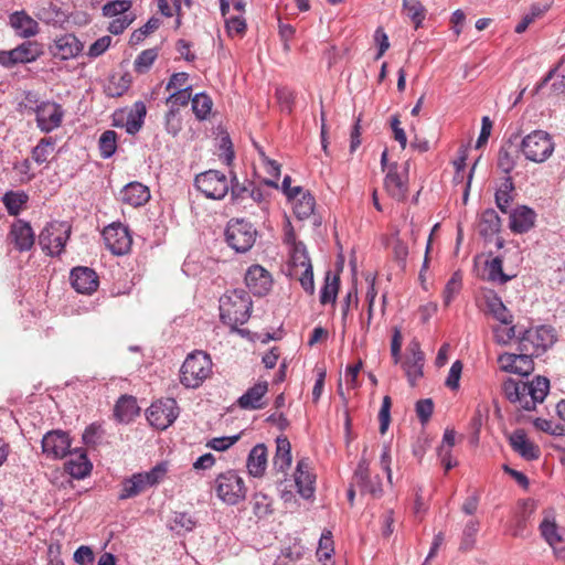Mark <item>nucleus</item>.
Masks as SVG:
<instances>
[{
  "instance_id": "obj_1",
  "label": "nucleus",
  "mask_w": 565,
  "mask_h": 565,
  "mask_svg": "<svg viewBox=\"0 0 565 565\" xmlns=\"http://www.w3.org/2000/svg\"><path fill=\"white\" fill-rule=\"evenodd\" d=\"M505 398L518 404L525 411H533L537 403H542L548 391L550 381L544 376H535L531 382L507 379L502 384Z\"/></svg>"
},
{
  "instance_id": "obj_2",
  "label": "nucleus",
  "mask_w": 565,
  "mask_h": 565,
  "mask_svg": "<svg viewBox=\"0 0 565 565\" xmlns=\"http://www.w3.org/2000/svg\"><path fill=\"white\" fill-rule=\"evenodd\" d=\"M253 302L244 289L227 291L220 299V318L224 324L238 331L237 326L246 323L252 313Z\"/></svg>"
},
{
  "instance_id": "obj_3",
  "label": "nucleus",
  "mask_w": 565,
  "mask_h": 565,
  "mask_svg": "<svg viewBox=\"0 0 565 565\" xmlns=\"http://www.w3.org/2000/svg\"><path fill=\"white\" fill-rule=\"evenodd\" d=\"M167 472V463L160 462L149 471L134 473L131 477L122 480L118 499L127 500L141 494L148 488H151L162 481Z\"/></svg>"
},
{
  "instance_id": "obj_4",
  "label": "nucleus",
  "mask_w": 565,
  "mask_h": 565,
  "mask_svg": "<svg viewBox=\"0 0 565 565\" xmlns=\"http://www.w3.org/2000/svg\"><path fill=\"white\" fill-rule=\"evenodd\" d=\"M212 373L209 354L196 351L186 356L180 370V382L189 388L199 387Z\"/></svg>"
},
{
  "instance_id": "obj_5",
  "label": "nucleus",
  "mask_w": 565,
  "mask_h": 565,
  "mask_svg": "<svg viewBox=\"0 0 565 565\" xmlns=\"http://www.w3.org/2000/svg\"><path fill=\"white\" fill-rule=\"evenodd\" d=\"M215 492L224 503L236 505L246 498L247 488L235 470H228L216 477Z\"/></svg>"
},
{
  "instance_id": "obj_6",
  "label": "nucleus",
  "mask_w": 565,
  "mask_h": 565,
  "mask_svg": "<svg viewBox=\"0 0 565 565\" xmlns=\"http://www.w3.org/2000/svg\"><path fill=\"white\" fill-rule=\"evenodd\" d=\"M257 231L243 218L231 220L225 230V241L236 253H246L255 244Z\"/></svg>"
},
{
  "instance_id": "obj_7",
  "label": "nucleus",
  "mask_w": 565,
  "mask_h": 565,
  "mask_svg": "<svg viewBox=\"0 0 565 565\" xmlns=\"http://www.w3.org/2000/svg\"><path fill=\"white\" fill-rule=\"evenodd\" d=\"M71 235V226L66 222H51L39 235V244L49 256H58L63 252Z\"/></svg>"
},
{
  "instance_id": "obj_8",
  "label": "nucleus",
  "mask_w": 565,
  "mask_h": 565,
  "mask_svg": "<svg viewBox=\"0 0 565 565\" xmlns=\"http://www.w3.org/2000/svg\"><path fill=\"white\" fill-rule=\"evenodd\" d=\"M521 151L527 160L541 163L552 156L554 142L546 131L534 130L522 139Z\"/></svg>"
},
{
  "instance_id": "obj_9",
  "label": "nucleus",
  "mask_w": 565,
  "mask_h": 565,
  "mask_svg": "<svg viewBox=\"0 0 565 565\" xmlns=\"http://www.w3.org/2000/svg\"><path fill=\"white\" fill-rule=\"evenodd\" d=\"M519 351H529L534 355L545 351L555 342L554 329L548 326H539L535 328L520 331Z\"/></svg>"
},
{
  "instance_id": "obj_10",
  "label": "nucleus",
  "mask_w": 565,
  "mask_h": 565,
  "mask_svg": "<svg viewBox=\"0 0 565 565\" xmlns=\"http://www.w3.org/2000/svg\"><path fill=\"white\" fill-rule=\"evenodd\" d=\"M408 168V162H392L387 166V172L384 178V189L387 194L396 201H404L407 198Z\"/></svg>"
},
{
  "instance_id": "obj_11",
  "label": "nucleus",
  "mask_w": 565,
  "mask_h": 565,
  "mask_svg": "<svg viewBox=\"0 0 565 565\" xmlns=\"http://www.w3.org/2000/svg\"><path fill=\"white\" fill-rule=\"evenodd\" d=\"M195 188L207 199L222 200L230 191L227 177L217 170H209L194 179Z\"/></svg>"
},
{
  "instance_id": "obj_12",
  "label": "nucleus",
  "mask_w": 565,
  "mask_h": 565,
  "mask_svg": "<svg viewBox=\"0 0 565 565\" xmlns=\"http://www.w3.org/2000/svg\"><path fill=\"white\" fill-rule=\"evenodd\" d=\"M42 54V47L38 42L25 41L10 51H0V65L10 68L17 64L32 63Z\"/></svg>"
},
{
  "instance_id": "obj_13",
  "label": "nucleus",
  "mask_w": 565,
  "mask_h": 565,
  "mask_svg": "<svg viewBox=\"0 0 565 565\" xmlns=\"http://www.w3.org/2000/svg\"><path fill=\"white\" fill-rule=\"evenodd\" d=\"M178 405L175 399H160L150 405L147 411L149 424L157 429L164 430L174 423L178 417Z\"/></svg>"
},
{
  "instance_id": "obj_14",
  "label": "nucleus",
  "mask_w": 565,
  "mask_h": 565,
  "mask_svg": "<svg viewBox=\"0 0 565 565\" xmlns=\"http://www.w3.org/2000/svg\"><path fill=\"white\" fill-rule=\"evenodd\" d=\"M34 113L36 126L44 134H49L62 125L64 110L60 104L42 102L34 108Z\"/></svg>"
},
{
  "instance_id": "obj_15",
  "label": "nucleus",
  "mask_w": 565,
  "mask_h": 565,
  "mask_svg": "<svg viewBox=\"0 0 565 565\" xmlns=\"http://www.w3.org/2000/svg\"><path fill=\"white\" fill-rule=\"evenodd\" d=\"M103 238L107 249L114 255H125L130 250L132 238L126 226L113 223L103 231Z\"/></svg>"
},
{
  "instance_id": "obj_16",
  "label": "nucleus",
  "mask_w": 565,
  "mask_h": 565,
  "mask_svg": "<svg viewBox=\"0 0 565 565\" xmlns=\"http://www.w3.org/2000/svg\"><path fill=\"white\" fill-rule=\"evenodd\" d=\"M529 351H519V353H503L498 361L504 372L527 376L534 370L533 356Z\"/></svg>"
},
{
  "instance_id": "obj_17",
  "label": "nucleus",
  "mask_w": 565,
  "mask_h": 565,
  "mask_svg": "<svg viewBox=\"0 0 565 565\" xmlns=\"http://www.w3.org/2000/svg\"><path fill=\"white\" fill-rule=\"evenodd\" d=\"M71 438L66 431H47L42 438V451L51 459L64 458L71 451Z\"/></svg>"
},
{
  "instance_id": "obj_18",
  "label": "nucleus",
  "mask_w": 565,
  "mask_h": 565,
  "mask_svg": "<svg viewBox=\"0 0 565 565\" xmlns=\"http://www.w3.org/2000/svg\"><path fill=\"white\" fill-rule=\"evenodd\" d=\"M244 279L246 287L257 297L266 296L273 286L270 273L260 265H252Z\"/></svg>"
},
{
  "instance_id": "obj_19",
  "label": "nucleus",
  "mask_w": 565,
  "mask_h": 565,
  "mask_svg": "<svg viewBox=\"0 0 565 565\" xmlns=\"http://www.w3.org/2000/svg\"><path fill=\"white\" fill-rule=\"evenodd\" d=\"M146 115L147 107L145 103L136 102L127 114L124 111L115 114L114 125L125 127L129 135H135L142 128Z\"/></svg>"
},
{
  "instance_id": "obj_20",
  "label": "nucleus",
  "mask_w": 565,
  "mask_h": 565,
  "mask_svg": "<svg viewBox=\"0 0 565 565\" xmlns=\"http://www.w3.org/2000/svg\"><path fill=\"white\" fill-rule=\"evenodd\" d=\"M369 467V461L362 457L354 471L352 481L354 484H356L362 493H370L374 497H377L382 493V483L377 476L371 478Z\"/></svg>"
},
{
  "instance_id": "obj_21",
  "label": "nucleus",
  "mask_w": 565,
  "mask_h": 565,
  "mask_svg": "<svg viewBox=\"0 0 565 565\" xmlns=\"http://www.w3.org/2000/svg\"><path fill=\"white\" fill-rule=\"evenodd\" d=\"M8 241L19 252L30 250L35 242V234L29 222L17 220L11 224Z\"/></svg>"
},
{
  "instance_id": "obj_22",
  "label": "nucleus",
  "mask_w": 565,
  "mask_h": 565,
  "mask_svg": "<svg viewBox=\"0 0 565 565\" xmlns=\"http://www.w3.org/2000/svg\"><path fill=\"white\" fill-rule=\"evenodd\" d=\"M72 287L79 294L92 295L98 289L99 279L94 269L89 267H75L71 270Z\"/></svg>"
},
{
  "instance_id": "obj_23",
  "label": "nucleus",
  "mask_w": 565,
  "mask_h": 565,
  "mask_svg": "<svg viewBox=\"0 0 565 565\" xmlns=\"http://www.w3.org/2000/svg\"><path fill=\"white\" fill-rule=\"evenodd\" d=\"M50 51L54 57L66 61L76 57L83 51V44L74 34L66 33L54 40Z\"/></svg>"
},
{
  "instance_id": "obj_24",
  "label": "nucleus",
  "mask_w": 565,
  "mask_h": 565,
  "mask_svg": "<svg viewBox=\"0 0 565 565\" xmlns=\"http://www.w3.org/2000/svg\"><path fill=\"white\" fill-rule=\"evenodd\" d=\"M511 448L527 461L536 460L541 456L537 445L531 441L523 429L514 430L509 437Z\"/></svg>"
},
{
  "instance_id": "obj_25",
  "label": "nucleus",
  "mask_w": 565,
  "mask_h": 565,
  "mask_svg": "<svg viewBox=\"0 0 565 565\" xmlns=\"http://www.w3.org/2000/svg\"><path fill=\"white\" fill-rule=\"evenodd\" d=\"M295 482L302 498L310 499L313 495L315 476L310 472L308 459L302 458L297 462Z\"/></svg>"
},
{
  "instance_id": "obj_26",
  "label": "nucleus",
  "mask_w": 565,
  "mask_h": 565,
  "mask_svg": "<svg viewBox=\"0 0 565 565\" xmlns=\"http://www.w3.org/2000/svg\"><path fill=\"white\" fill-rule=\"evenodd\" d=\"M71 458L65 462V471L75 479H84L87 477L93 465L88 460L87 455L82 449H75L74 452L70 451Z\"/></svg>"
},
{
  "instance_id": "obj_27",
  "label": "nucleus",
  "mask_w": 565,
  "mask_h": 565,
  "mask_svg": "<svg viewBox=\"0 0 565 565\" xmlns=\"http://www.w3.org/2000/svg\"><path fill=\"white\" fill-rule=\"evenodd\" d=\"M9 23L20 38L29 39L39 33V23L25 11H15L10 14Z\"/></svg>"
},
{
  "instance_id": "obj_28",
  "label": "nucleus",
  "mask_w": 565,
  "mask_h": 565,
  "mask_svg": "<svg viewBox=\"0 0 565 565\" xmlns=\"http://www.w3.org/2000/svg\"><path fill=\"white\" fill-rule=\"evenodd\" d=\"M267 392L268 383L258 382L237 399V405L242 409H262L265 406L263 398Z\"/></svg>"
},
{
  "instance_id": "obj_29",
  "label": "nucleus",
  "mask_w": 565,
  "mask_h": 565,
  "mask_svg": "<svg viewBox=\"0 0 565 565\" xmlns=\"http://www.w3.org/2000/svg\"><path fill=\"white\" fill-rule=\"evenodd\" d=\"M535 212L525 206H519L510 214V228L513 233L523 234L529 232L535 223Z\"/></svg>"
},
{
  "instance_id": "obj_30",
  "label": "nucleus",
  "mask_w": 565,
  "mask_h": 565,
  "mask_svg": "<svg viewBox=\"0 0 565 565\" xmlns=\"http://www.w3.org/2000/svg\"><path fill=\"white\" fill-rule=\"evenodd\" d=\"M121 195L125 203L137 207L149 201L150 191L140 182H131L122 189Z\"/></svg>"
},
{
  "instance_id": "obj_31",
  "label": "nucleus",
  "mask_w": 565,
  "mask_h": 565,
  "mask_svg": "<svg viewBox=\"0 0 565 565\" xmlns=\"http://www.w3.org/2000/svg\"><path fill=\"white\" fill-rule=\"evenodd\" d=\"M267 467V448L264 444H257L249 451L247 469L253 477H262Z\"/></svg>"
},
{
  "instance_id": "obj_32",
  "label": "nucleus",
  "mask_w": 565,
  "mask_h": 565,
  "mask_svg": "<svg viewBox=\"0 0 565 565\" xmlns=\"http://www.w3.org/2000/svg\"><path fill=\"white\" fill-rule=\"evenodd\" d=\"M273 465L275 470L281 472L291 465V445L285 436L277 437L276 439V454Z\"/></svg>"
},
{
  "instance_id": "obj_33",
  "label": "nucleus",
  "mask_w": 565,
  "mask_h": 565,
  "mask_svg": "<svg viewBox=\"0 0 565 565\" xmlns=\"http://www.w3.org/2000/svg\"><path fill=\"white\" fill-rule=\"evenodd\" d=\"M115 416L121 423L130 422L139 413L137 401L132 396H121L115 405Z\"/></svg>"
},
{
  "instance_id": "obj_34",
  "label": "nucleus",
  "mask_w": 565,
  "mask_h": 565,
  "mask_svg": "<svg viewBox=\"0 0 565 565\" xmlns=\"http://www.w3.org/2000/svg\"><path fill=\"white\" fill-rule=\"evenodd\" d=\"M518 157V149L514 148L512 142L510 141L508 145H503L500 148L498 153L497 166L508 177L510 172L514 169Z\"/></svg>"
},
{
  "instance_id": "obj_35",
  "label": "nucleus",
  "mask_w": 565,
  "mask_h": 565,
  "mask_svg": "<svg viewBox=\"0 0 565 565\" xmlns=\"http://www.w3.org/2000/svg\"><path fill=\"white\" fill-rule=\"evenodd\" d=\"M228 182L231 199L233 203L241 204L244 201L248 200L249 189L253 184V181L245 179L243 182H239L237 175L232 172L231 180Z\"/></svg>"
},
{
  "instance_id": "obj_36",
  "label": "nucleus",
  "mask_w": 565,
  "mask_h": 565,
  "mask_svg": "<svg viewBox=\"0 0 565 565\" xmlns=\"http://www.w3.org/2000/svg\"><path fill=\"white\" fill-rule=\"evenodd\" d=\"M514 191V183L510 175L505 177L501 186L495 192V204L502 213H507L508 209L513 201L512 192Z\"/></svg>"
},
{
  "instance_id": "obj_37",
  "label": "nucleus",
  "mask_w": 565,
  "mask_h": 565,
  "mask_svg": "<svg viewBox=\"0 0 565 565\" xmlns=\"http://www.w3.org/2000/svg\"><path fill=\"white\" fill-rule=\"evenodd\" d=\"M487 307L489 312L500 321L502 324L509 326L513 323V316L507 309L502 300L494 296L487 300Z\"/></svg>"
},
{
  "instance_id": "obj_38",
  "label": "nucleus",
  "mask_w": 565,
  "mask_h": 565,
  "mask_svg": "<svg viewBox=\"0 0 565 565\" xmlns=\"http://www.w3.org/2000/svg\"><path fill=\"white\" fill-rule=\"evenodd\" d=\"M501 220L493 209H488L481 214L480 234L493 235L500 231Z\"/></svg>"
},
{
  "instance_id": "obj_39",
  "label": "nucleus",
  "mask_w": 565,
  "mask_h": 565,
  "mask_svg": "<svg viewBox=\"0 0 565 565\" xmlns=\"http://www.w3.org/2000/svg\"><path fill=\"white\" fill-rule=\"evenodd\" d=\"M316 200L310 192L302 193V196L294 201V213L297 218L306 220L315 211Z\"/></svg>"
},
{
  "instance_id": "obj_40",
  "label": "nucleus",
  "mask_w": 565,
  "mask_h": 565,
  "mask_svg": "<svg viewBox=\"0 0 565 565\" xmlns=\"http://www.w3.org/2000/svg\"><path fill=\"white\" fill-rule=\"evenodd\" d=\"M163 126L167 134L172 137H177L179 135L182 130V118L178 107H169L163 116Z\"/></svg>"
},
{
  "instance_id": "obj_41",
  "label": "nucleus",
  "mask_w": 565,
  "mask_h": 565,
  "mask_svg": "<svg viewBox=\"0 0 565 565\" xmlns=\"http://www.w3.org/2000/svg\"><path fill=\"white\" fill-rule=\"evenodd\" d=\"M26 201L28 195L23 192L9 191L2 196V203L12 216H17L20 213Z\"/></svg>"
},
{
  "instance_id": "obj_42",
  "label": "nucleus",
  "mask_w": 565,
  "mask_h": 565,
  "mask_svg": "<svg viewBox=\"0 0 565 565\" xmlns=\"http://www.w3.org/2000/svg\"><path fill=\"white\" fill-rule=\"evenodd\" d=\"M403 12L419 28L425 20L426 10L419 0H403Z\"/></svg>"
},
{
  "instance_id": "obj_43",
  "label": "nucleus",
  "mask_w": 565,
  "mask_h": 565,
  "mask_svg": "<svg viewBox=\"0 0 565 565\" xmlns=\"http://www.w3.org/2000/svg\"><path fill=\"white\" fill-rule=\"evenodd\" d=\"M192 110L199 120H204L211 113L213 102L211 97L204 93L195 94L192 97Z\"/></svg>"
},
{
  "instance_id": "obj_44",
  "label": "nucleus",
  "mask_w": 565,
  "mask_h": 565,
  "mask_svg": "<svg viewBox=\"0 0 565 565\" xmlns=\"http://www.w3.org/2000/svg\"><path fill=\"white\" fill-rule=\"evenodd\" d=\"M55 139L52 137L42 138L39 143L32 149V160L38 164L47 161L50 154L53 152Z\"/></svg>"
},
{
  "instance_id": "obj_45",
  "label": "nucleus",
  "mask_w": 565,
  "mask_h": 565,
  "mask_svg": "<svg viewBox=\"0 0 565 565\" xmlns=\"http://www.w3.org/2000/svg\"><path fill=\"white\" fill-rule=\"evenodd\" d=\"M461 288L462 274L459 270H457L451 275L450 279L447 281L443 292L444 305L446 307H448L451 303V301L459 295Z\"/></svg>"
},
{
  "instance_id": "obj_46",
  "label": "nucleus",
  "mask_w": 565,
  "mask_h": 565,
  "mask_svg": "<svg viewBox=\"0 0 565 565\" xmlns=\"http://www.w3.org/2000/svg\"><path fill=\"white\" fill-rule=\"evenodd\" d=\"M423 366L424 360H417L411 356L405 358L402 367L405 371L411 386H415L417 381L423 376Z\"/></svg>"
},
{
  "instance_id": "obj_47",
  "label": "nucleus",
  "mask_w": 565,
  "mask_h": 565,
  "mask_svg": "<svg viewBox=\"0 0 565 565\" xmlns=\"http://www.w3.org/2000/svg\"><path fill=\"white\" fill-rule=\"evenodd\" d=\"M340 278L338 276H333L330 280V273H327L324 285L320 291V302L321 305H327L330 302H334L337 299L338 290H339Z\"/></svg>"
},
{
  "instance_id": "obj_48",
  "label": "nucleus",
  "mask_w": 565,
  "mask_h": 565,
  "mask_svg": "<svg viewBox=\"0 0 565 565\" xmlns=\"http://www.w3.org/2000/svg\"><path fill=\"white\" fill-rule=\"evenodd\" d=\"M98 146L102 158H110L117 149V134L114 130L104 131L99 137Z\"/></svg>"
},
{
  "instance_id": "obj_49",
  "label": "nucleus",
  "mask_w": 565,
  "mask_h": 565,
  "mask_svg": "<svg viewBox=\"0 0 565 565\" xmlns=\"http://www.w3.org/2000/svg\"><path fill=\"white\" fill-rule=\"evenodd\" d=\"M158 57V50L157 49H148L142 51L138 56L136 57L134 62V68L138 74H145L147 73L154 61Z\"/></svg>"
},
{
  "instance_id": "obj_50",
  "label": "nucleus",
  "mask_w": 565,
  "mask_h": 565,
  "mask_svg": "<svg viewBox=\"0 0 565 565\" xmlns=\"http://www.w3.org/2000/svg\"><path fill=\"white\" fill-rule=\"evenodd\" d=\"M252 504H253V512L254 514L257 516V518H264L268 514L271 513V504H273V500L259 492V493H255L252 498Z\"/></svg>"
},
{
  "instance_id": "obj_51",
  "label": "nucleus",
  "mask_w": 565,
  "mask_h": 565,
  "mask_svg": "<svg viewBox=\"0 0 565 565\" xmlns=\"http://www.w3.org/2000/svg\"><path fill=\"white\" fill-rule=\"evenodd\" d=\"M503 262L500 257H494L487 262L488 278L491 281H499L500 284L508 282L511 277L503 273Z\"/></svg>"
},
{
  "instance_id": "obj_52",
  "label": "nucleus",
  "mask_w": 565,
  "mask_h": 565,
  "mask_svg": "<svg viewBox=\"0 0 565 565\" xmlns=\"http://www.w3.org/2000/svg\"><path fill=\"white\" fill-rule=\"evenodd\" d=\"M161 24V20L159 18L152 17L150 18L145 25L139 28L138 30H135L130 36V43L131 44H139L145 40L147 35L154 32L157 29H159Z\"/></svg>"
},
{
  "instance_id": "obj_53",
  "label": "nucleus",
  "mask_w": 565,
  "mask_h": 565,
  "mask_svg": "<svg viewBox=\"0 0 565 565\" xmlns=\"http://www.w3.org/2000/svg\"><path fill=\"white\" fill-rule=\"evenodd\" d=\"M334 552L333 540L331 531H323L319 540L317 556L319 561L330 559Z\"/></svg>"
},
{
  "instance_id": "obj_54",
  "label": "nucleus",
  "mask_w": 565,
  "mask_h": 565,
  "mask_svg": "<svg viewBox=\"0 0 565 565\" xmlns=\"http://www.w3.org/2000/svg\"><path fill=\"white\" fill-rule=\"evenodd\" d=\"M172 523L173 524L171 525V529L177 531L178 533L190 532L196 525V521L194 520V518L186 512H175Z\"/></svg>"
},
{
  "instance_id": "obj_55",
  "label": "nucleus",
  "mask_w": 565,
  "mask_h": 565,
  "mask_svg": "<svg viewBox=\"0 0 565 565\" xmlns=\"http://www.w3.org/2000/svg\"><path fill=\"white\" fill-rule=\"evenodd\" d=\"M192 102V86H185L178 90H174L169 95L166 99L167 105L178 107L180 109L181 106H186L189 102Z\"/></svg>"
},
{
  "instance_id": "obj_56",
  "label": "nucleus",
  "mask_w": 565,
  "mask_h": 565,
  "mask_svg": "<svg viewBox=\"0 0 565 565\" xmlns=\"http://www.w3.org/2000/svg\"><path fill=\"white\" fill-rule=\"evenodd\" d=\"M479 531V522L477 520H470L467 522L463 532L462 540L460 543V550H471L476 543V536Z\"/></svg>"
},
{
  "instance_id": "obj_57",
  "label": "nucleus",
  "mask_w": 565,
  "mask_h": 565,
  "mask_svg": "<svg viewBox=\"0 0 565 565\" xmlns=\"http://www.w3.org/2000/svg\"><path fill=\"white\" fill-rule=\"evenodd\" d=\"M291 264L295 268H306L308 266H312L303 243L298 242L294 244L291 252Z\"/></svg>"
},
{
  "instance_id": "obj_58",
  "label": "nucleus",
  "mask_w": 565,
  "mask_h": 565,
  "mask_svg": "<svg viewBox=\"0 0 565 565\" xmlns=\"http://www.w3.org/2000/svg\"><path fill=\"white\" fill-rule=\"evenodd\" d=\"M540 529L542 536L552 547L555 548L556 545L562 542V537L557 532V525L555 524V522H551L545 519L541 523Z\"/></svg>"
},
{
  "instance_id": "obj_59",
  "label": "nucleus",
  "mask_w": 565,
  "mask_h": 565,
  "mask_svg": "<svg viewBox=\"0 0 565 565\" xmlns=\"http://www.w3.org/2000/svg\"><path fill=\"white\" fill-rule=\"evenodd\" d=\"M131 1L126 0L109 1L103 7V14L108 18L124 15L131 8Z\"/></svg>"
},
{
  "instance_id": "obj_60",
  "label": "nucleus",
  "mask_w": 565,
  "mask_h": 565,
  "mask_svg": "<svg viewBox=\"0 0 565 565\" xmlns=\"http://www.w3.org/2000/svg\"><path fill=\"white\" fill-rule=\"evenodd\" d=\"M510 327L509 328H503V327H495L493 329V333H494V339L497 341V343L499 344H508L510 343V341L514 338H516V333L520 334V327L519 326H513V324H509Z\"/></svg>"
},
{
  "instance_id": "obj_61",
  "label": "nucleus",
  "mask_w": 565,
  "mask_h": 565,
  "mask_svg": "<svg viewBox=\"0 0 565 565\" xmlns=\"http://www.w3.org/2000/svg\"><path fill=\"white\" fill-rule=\"evenodd\" d=\"M241 438V434L233 436H223L215 437L207 441L206 447L216 450V451H225L230 447H232L235 443H237Z\"/></svg>"
},
{
  "instance_id": "obj_62",
  "label": "nucleus",
  "mask_w": 565,
  "mask_h": 565,
  "mask_svg": "<svg viewBox=\"0 0 565 565\" xmlns=\"http://www.w3.org/2000/svg\"><path fill=\"white\" fill-rule=\"evenodd\" d=\"M276 98L281 107V110L290 114L292 111L295 94L287 87H279L276 89Z\"/></svg>"
},
{
  "instance_id": "obj_63",
  "label": "nucleus",
  "mask_w": 565,
  "mask_h": 565,
  "mask_svg": "<svg viewBox=\"0 0 565 565\" xmlns=\"http://www.w3.org/2000/svg\"><path fill=\"white\" fill-rule=\"evenodd\" d=\"M391 406L392 401L390 396H384L382 406L379 413V419H380V433L385 434L391 422Z\"/></svg>"
},
{
  "instance_id": "obj_64",
  "label": "nucleus",
  "mask_w": 565,
  "mask_h": 565,
  "mask_svg": "<svg viewBox=\"0 0 565 565\" xmlns=\"http://www.w3.org/2000/svg\"><path fill=\"white\" fill-rule=\"evenodd\" d=\"M434 412V403L430 398L419 399L416 403V414L422 424H425L431 417Z\"/></svg>"
}]
</instances>
